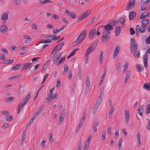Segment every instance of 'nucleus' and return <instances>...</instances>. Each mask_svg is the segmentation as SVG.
<instances>
[{
    "label": "nucleus",
    "instance_id": "7ed1b4c3",
    "mask_svg": "<svg viewBox=\"0 0 150 150\" xmlns=\"http://www.w3.org/2000/svg\"><path fill=\"white\" fill-rule=\"evenodd\" d=\"M149 21L148 19H143L142 21V25L141 26V28L142 32H145L146 30V28L149 25Z\"/></svg>",
    "mask_w": 150,
    "mask_h": 150
},
{
    "label": "nucleus",
    "instance_id": "58836bf2",
    "mask_svg": "<svg viewBox=\"0 0 150 150\" xmlns=\"http://www.w3.org/2000/svg\"><path fill=\"white\" fill-rule=\"evenodd\" d=\"M146 120L147 122L146 128L148 130L150 131V120L148 118H146Z\"/></svg>",
    "mask_w": 150,
    "mask_h": 150
},
{
    "label": "nucleus",
    "instance_id": "f257e3e1",
    "mask_svg": "<svg viewBox=\"0 0 150 150\" xmlns=\"http://www.w3.org/2000/svg\"><path fill=\"white\" fill-rule=\"evenodd\" d=\"M86 30H83L78 36L76 42L73 43L72 46H74L76 45H77L83 41L86 37Z\"/></svg>",
    "mask_w": 150,
    "mask_h": 150
},
{
    "label": "nucleus",
    "instance_id": "0e129e2a",
    "mask_svg": "<svg viewBox=\"0 0 150 150\" xmlns=\"http://www.w3.org/2000/svg\"><path fill=\"white\" fill-rule=\"evenodd\" d=\"M119 22L118 21V20H116L115 21H113L112 23H111V24L113 26L117 24Z\"/></svg>",
    "mask_w": 150,
    "mask_h": 150
},
{
    "label": "nucleus",
    "instance_id": "1a4fd4ad",
    "mask_svg": "<svg viewBox=\"0 0 150 150\" xmlns=\"http://www.w3.org/2000/svg\"><path fill=\"white\" fill-rule=\"evenodd\" d=\"M8 13L4 12L1 15V20L4 23H5L6 21L8 19Z\"/></svg>",
    "mask_w": 150,
    "mask_h": 150
},
{
    "label": "nucleus",
    "instance_id": "f704fd0d",
    "mask_svg": "<svg viewBox=\"0 0 150 150\" xmlns=\"http://www.w3.org/2000/svg\"><path fill=\"white\" fill-rule=\"evenodd\" d=\"M150 2V0H142L141 4L142 6L146 5Z\"/></svg>",
    "mask_w": 150,
    "mask_h": 150
},
{
    "label": "nucleus",
    "instance_id": "a18cd8bd",
    "mask_svg": "<svg viewBox=\"0 0 150 150\" xmlns=\"http://www.w3.org/2000/svg\"><path fill=\"white\" fill-rule=\"evenodd\" d=\"M66 58L65 57L62 58L59 61L58 63L57 64V66H58L60 65L61 63H62L65 60Z\"/></svg>",
    "mask_w": 150,
    "mask_h": 150
},
{
    "label": "nucleus",
    "instance_id": "2eb2a0df",
    "mask_svg": "<svg viewBox=\"0 0 150 150\" xmlns=\"http://www.w3.org/2000/svg\"><path fill=\"white\" fill-rule=\"evenodd\" d=\"M8 29V28L6 25H3L0 26V31L2 33H6Z\"/></svg>",
    "mask_w": 150,
    "mask_h": 150
},
{
    "label": "nucleus",
    "instance_id": "c756f323",
    "mask_svg": "<svg viewBox=\"0 0 150 150\" xmlns=\"http://www.w3.org/2000/svg\"><path fill=\"white\" fill-rule=\"evenodd\" d=\"M26 137V132H23L22 135V139L21 141V144H23L24 141L25 140Z\"/></svg>",
    "mask_w": 150,
    "mask_h": 150
},
{
    "label": "nucleus",
    "instance_id": "de8ad7c7",
    "mask_svg": "<svg viewBox=\"0 0 150 150\" xmlns=\"http://www.w3.org/2000/svg\"><path fill=\"white\" fill-rule=\"evenodd\" d=\"M128 66V63L127 62H126L125 63L124 66V69L123 70V73L124 72L127 70V68Z\"/></svg>",
    "mask_w": 150,
    "mask_h": 150
},
{
    "label": "nucleus",
    "instance_id": "0eeeda50",
    "mask_svg": "<svg viewBox=\"0 0 150 150\" xmlns=\"http://www.w3.org/2000/svg\"><path fill=\"white\" fill-rule=\"evenodd\" d=\"M44 107V105L41 106L38 110L34 114L31 118L35 120V119L38 117L39 115L41 113V111L43 109Z\"/></svg>",
    "mask_w": 150,
    "mask_h": 150
},
{
    "label": "nucleus",
    "instance_id": "603ef678",
    "mask_svg": "<svg viewBox=\"0 0 150 150\" xmlns=\"http://www.w3.org/2000/svg\"><path fill=\"white\" fill-rule=\"evenodd\" d=\"M121 65V63L120 62H119L117 64L116 68L117 73H118L120 70V67Z\"/></svg>",
    "mask_w": 150,
    "mask_h": 150
},
{
    "label": "nucleus",
    "instance_id": "680f3d73",
    "mask_svg": "<svg viewBox=\"0 0 150 150\" xmlns=\"http://www.w3.org/2000/svg\"><path fill=\"white\" fill-rule=\"evenodd\" d=\"M86 115L87 113L86 112V111L85 112H84V114L81 117L82 120V122H83V121L86 118Z\"/></svg>",
    "mask_w": 150,
    "mask_h": 150
},
{
    "label": "nucleus",
    "instance_id": "69168bd1",
    "mask_svg": "<svg viewBox=\"0 0 150 150\" xmlns=\"http://www.w3.org/2000/svg\"><path fill=\"white\" fill-rule=\"evenodd\" d=\"M111 127H108V129L107 130V132L108 134H111Z\"/></svg>",
    "mask_w": 150,
    "mask_h": 150
},
{
    "label": "nucleus",
    "instance_id": "338daca9",
    "mask_svg": "<svg viewBox=\"0 0 150 150\" xmlns=\"http://www.w3.org/2000/svg\"><path fill=\"white\" fill-rule=\"evenodd\" d=\"M65 13L67 14L68 16H71L72 13H71L69 10H65Z\"/></svg>",
    "mask_w": 150,
    "mask_h": 150
},
{
    "label": "nucleus",
    "instance_id": "bb28decb",
    "mask_svg": "<svg viewBox=\"0 0 150 150\" xmlns=\"http://www.w3.org/2000/svg\"><path fill=\"white\" fill-rule=\"evenodd\" d=\"M131 73L130 71H128L126 73L125 78V82L126 83L129 79V77Z\"/></svg>",
    "mask_w": 150,
    "mask_h": 150
},
{
    "label": "nucleus",
    "instance_id": "c9c22d12",
    "mask_svg": "<svg viewBox=\"0 0 150 150\" xmlns=\"http://www.w3.org/2000/svg\"><path fill=\"white\" fill-rule=\"evenodd\" d=\"M143 88H145L148 91L150 90V83H149V84H146L145 83L143 86Z\"/></svg>",
    "mask_w": 150,
    "mask_h": 150
},
{
    "label": "nucleus",
    "instance_id": "9b49d317",
    "mask_svg": "<svg viewBox=\"0 0 150 150\" xmlns=\"http://www.w3.org/2000/svg\"><path fill=\"white\" fill-rule=\"evenodd\" d=\"M92 137L91 136H89L87 138L85 144V146L84 150H88V149L90 141Z\"/></svg>",
    "mask_w": 150,
    "mask_h": 150
},
{
    "label": "nucleus",
    "instance_id": "7c9ffc66",
    "mask_svg": "<svg viewBox=\"0 0 150 150\" xmlns=\"http://www.w3.org/2000/svg\"><path fill=\"white\" fill-rule=\"evenodd\" d=\"M64 29V27L61 28L59 29H53V33L55 34H56L62 30Z\"/></svg>",
    "mask_w": 150,
    "mask_h": 150
},
{
    "label": "nucleus",
    "instance_id": "3c124183",
    "mask_svg": "<svg viewBox=\"0 0 150 150\" xmlns=\"http://www.w3.org/2000/svg\"><path fill=\"white\" fill-rule=\"evenodd\" d=\"M106 135V132L105 131H103L102 132L101 138L102 139H105Z\"/></svg>",
    "mask_w": 150,
    "mask_h": 150
},
{
    "label": "nucleus",
    "instance_id": "c03bdc74",
    "mask_svg": "<svg viewBox=\"0 0 150 150\" xmlns=\"http://www.w3.org/2000/svg\"><path fill=\"white\" fill-rule=\"evenodd\" d=\"M57 47H55L54 49L52 51L51 53L52 54H54L55 55L57 54L58 53V51H57Z\"/></svg>",
    "mask_w": 150,
    "mask_h": 150
},
{
    "label": "nucleus",
    "instance_id": "f3484780",
    "mask_svg": "<svg viewBox=\"0 0 150 150\" xmlns=\"http://www.w3.org/2000/svg\"><path fill=\"white\" fill-rule=\"evenodd\" d=\"M149 12H146L142 13L140 16V19H145L148 18L149 16Z\"/></svg>",
    "mask_w": 150,
    "mask_h": 150
},
{
    "label": "nucleus",
    "instance_id": "13d9d810",
    "mask_svg": "<svg viewBox=\"0 0 150 150\" xmlns=\"http://www.w3.org/2000/svg\"><path fill=\"white\" fill-rule=\"evenodd\" d=\"M106 71L104 72L102 76H101V77L100 80L103 81V80L105 79V76H106Z\"/></svg>",
    "mask_w": 150,
    "mask_h": 150
},
{
    "label": "nucleus",
    "instance_id": "20e7f679",
    "mask_svg": "<svg viewBox=\"0 0 150 150\" xmlns=\"http://www.w3.org/2000/svg\"><path fill=\"white\" fill-rule=\"evenodd\" d=\"M91 11L90 10H88L86 11L82 14L80 16L77 20L79 22L81 21L83 19L87 17L91 13Z\"/></svg>",
    "mask_w": 150,
    "mask_h": 150
},
{
    "label": "nucleus",
    "instance_id": "aec40b11",
    "mask_svg": "<svg viewBox=\"0 0 150 150\" xmlns=\"http://www.w3.org/2000/svg\"><path fill=\"white\" fill-rule=\"evenodd\" d=\"M122 28L120 27H116L115 30V34L116 36H118L120 33Z\"/></svg>",
    "mask_w": 150,
    "mask_h": 150
},
{
    "label": "nucleus",
    "instance_id": "f8f14e48",
    "mask_svg": "<svg viewBox=\"0 0 150 150\" xmlns=\"http://www.w3.org/2000/svg\"><path fill=\"white\" fill-rule=\"evenodd\" d=\"M120 50V47L119 46L117 45L115 47L113 56L114 59H115L117 57L119 54Z\"/></svg>",
    "mask_w": 150,
    "mask_h": 150
},
{
    "label": "nucleus",
    "instance_id": "774afa93",
    "mask_svg": "<svg viewBox=\"0 0 150 150\" xmlns=\"http://www.w3.org/2000/svg\"><path fill=\"white\" fill-rule=\"evenodd\" d=\"M115 109L113 107L111 108L108 114H112L113 111H114Z\"/></svg>",
    "mask_w": 150,
    "mask_h": 150
},
{
    "label": "nucleus",
    "instance_id": "412c9836",
    "mask_svg": "<svg viewBox=\"0 0 150 150\" xmlns=\"http://www.w3.org/2000/svg\"><path fill=\"white\" fill-rule=\"evenodd\" d=\"M98 122L97 120H95L93 125V131L94 132L97 131L96 127L98 126Z\"/></svg>",
    "mask_w": 150,
    "mask_h": 150
},
{
    "label": "nucleus",
    "instance_id": "6ab92c4d",
    "mask_svg": "<svg viewBox=\"0 0 150 150\" xmlns=\"http://www.w3.org/2000/svg\"><path fill=\"white\" fill-rule=\"evenodd\" d=\"M66 111L65 110H63L61 113L60 115L59 120L61 121L63 120L64 118L65 117L66 115Z\"/></svg>",
    "mask_w": 150,
    "mask_h": 150
},
{
    "label": "nucleus",
    "instance_id": "4be33fe9",
    "mask_svg": "<svg viewBox=\"0 0 150 150\" xmlns=\"http://www.w3.org/2000/svg\"><path fill=\"white\" fill-rule=\"evenodd\" d=\"M136 14L134 11H131L129 13V17L130 20H132L135 18Z\"/></svg>",
    "mask_w": 150,
    "mask_h": 150
},
{
    "label": "nucleus",
    "instance_id": "f03ea898",
    "mask_svg": "<svg viewBox=\"0 0 150 150\" xmlns=\"http://www.w3.org/2000/svg\"><path fill=\"white\" fill-rule=\"evenodd\" d=\"M130 40L131 42L130 44V51L132 53H134L137 50L138 46L133 38H132Z\"/></svg>",
    "mask_w": 150,
    "mask_h": 150
},
{
    "label": "nucleus",
    "instance_id": "393cba45",
    "mask_svg": "<svg viewBox=\"0 0 150 150\" xmlns=\"http://www.w3.org/2000/svg\"><path fill=\"white\" fill-rule=\"evenodd\" d=\"M69 70V67L68 65H65L64 67V71L62 74L63 75L66 74Z\"/></svg>",
    "mask_w": 150,
    "mask_h": 150
},
{
    "label": "nucleus",
    "instance_id": "e2e57ef3",
    "mask_svg": "<svg viewBox=\"0 0 150 150\" xmlns=\"http://www.w3.org/2000/svg\"><path fill=\"white\" fill-rule=\"evenodd\" d=\"M54 88H52L50 89L49 93V97L50 96H51V95H52V94L53 93V92L54 91Z\"/></svg>",
    "mask_w": 150,
    "mask_h": 150
},
{
    "label": "nucleus",
    "instance_id": "cd10ccee",
    "mask_svg": "<svg viewBox=\"0 0 150 150\" xmlns=\"http://www.w3.org/2000/svg\"><path fill=\"white\" fill-rule=\"evenodd\" d=\"M136 67L138 71L140 72L142 71L144 69V67L140 64H137L136 65Z\"/></svg>",
    "mask_w": 150,
    "mask_h": 150
},
{
    "label": "nucleus",
    "instance_id": "6e6d98bb",
    "mask_svg": "<svg viewBox=\"0 0 150 150\" xmlns=\"http://www.w3.org/2000/svg\"><path fill=\"white\" fill-rule=\"evenodd\" d=\"M10 125L9 123L5 124L2 126V128L4 129L10 126Z\"/></svg>",
    "mask_w": 150,
    "mask_h": 150
},
{
    "label": "nucleus",
    "instance_id": "bf43d9fd",
    "mask_svg": "<svg viewBox=\"0 0 150 150\" xmlns=\"http://www.w3.org/2000/svg\"><path fill=\"white\" fill-rule=\"evenodd\" d=\"M130 34L131 35H133L135 33V32L133 28H131L129 29Z\"/></svg>",
    "mask_w": 150,
    "mask_h": 150
},
{
    "label": "nucleus",
    "instance_id": "b1692460",
    "mask_svg": "<svg viewBox=\"0 0 150 150\" xmlns=\"http://www.w3.org/2000/svg\"><path fill=\"white\" fill-rule=\"evenodd\" d=\"M143 110L144 108L143 106L141 105L139 107L138 110V114L142 117V113L143 111Z\"/></svg>",
    "mask_w": 150,
    "mask_h": 150
},
{
    "label": "nucleus",
    "instance_id": "79ce46f5",
    "mask_svg": "<svg viewBox=\"0 0 150 150\" xmlns=\"http://www.w3.org/2000/svg\"><path fill=\"white\" fill-rule=\"evenodd\" d=\"M64 45V43L63 42H62L60 44L56 46L55 47L57 46V49L58 50V49H59V50H60L62 48V47Z\"/></svg>",
    "mask_w": 150,
    "mask_h": 150
},
{
    "label": "nucleus",
    "instance_id": "4d7b16f0",
    "mask_svg": "<svg viewBox=\"0 0 150 150\" xmlns=\"http://www.w3.org/2000/svg\"><path fill=\"white\" fill-rule=\"evenodd\" d=\"M45 142H46L44 140H43L42 141V142H41V144H40L42 148H43L45 147Z\"/></svg>",
    "mask_w": 150,
    "mask_h": 150
},
{
    "label": "nucleus",
    "instance_id": "6e6552de",
    "mask_svg": "<svg viewBox=\"0 0 150 150\" xmlns=\"http://www.w3.org/2000/svg\"><path fill=\"white\" fill-rule=\"evenodd\" d=\"M95 48V46L93 45L89 47L85 54V57H87L94 50Z\"/></svg>",
    "mask_w": 150,
    "mask_h": 150
},
{
    "label": "nucleus",
    "instance_id": "e433bc0d",
    "mask_svg": "<svg viewBox=\"0 0 150 150\" xmlns=\"http://www.w3.org/2000/svg\"><path fill=\"white\" fill-rule=\"evenodd\" d=\"M134 57L136 58L139 57L140 56V51L139 50L137 51L134 52Z\"/></svg>",
    "mask_w": 150,
    "mask_h": 150
},
{
    "label": "nucleus",
    "instance_id": "ea45409f",
    "mask_svg": "<svg viewBox=\"0 0 150 150\" xmlns=\"http://www.w3.org/2000/svg\"><path fill=\"white\" fill-rule=\"evenodd\" d=\"M103 53L101 52L100 53L99 56V61L100 62V64L101 65L103 62Z\"/></svg>",
    "mask_w": 150,
    "mask_h": 150
},
{
    "label": "nucleus",
    "instance_id": "a19ab883",
    "mask_svg": "<svg viewBox=\"0 0 150 150\" xmlns=\"http://www.w3.org/2000/svg\"><path fill=\"white\" fill-rule=\"evenodd\" d=\"M99 106L95 105L93 110L92 113L93 115H95L96 114L97 110Z\"/></svg>",
    "mask_w": 150,
    "mask_h": 150
},
{
    "label": "nucleus",
    "instance_id": "72a5a7b5",
    "mask_svg": "<svg viewBox=\"0 0 150 150\" xmlns=\"http://www.w3.org/2000/svg\"><path fill=\"white\" fill-rule=\"evenodd\" d=\"M90 85V81L89 80V77H86V86L87 88V89L88 90L89 88V87Z\"/></svg>",
    "mask_w": 150,
    "mask_h": 150
},
{
    "label": "nucleus",
    "instance_id": "09e8293b",
    "mask_svg": "<svg viewBox=\"0 0 150 150\" xmlns=\"http://www.w3.org/2000/svg\"><path fill=\"white\" fill-rule=\"evenodd\" d=\"M53 134L50 133L49 135V140L50 142H52L53 141Z\"/></svg>",
    "mask_w": 150,
    "mask_h": 150
},
{
    "label": "nucleus",
    "instance_id": "9d476101",
    "mask_svg": "<svg viewBox=\"0 0 150 150\" xmlns=\"http://www.w3.org/2000/svg\"><path fill=\"white\" fill-rule=\"evenodd\" d=\"M125 122L127 125L129 124L130 118V114L128 110H126L125 111Z\"/></svg>",
    "mask_w": 150,
    "mask_h": 150
},
{
    "label": "nucleus",
    "instance_id": "4c0bfd02",
    "mask_svg": "<svg viewBox=\"0 0 150 150\" xmlns=\"http://www.w3.org/2000/svg\"><path fill=\"white\" fill-rule=\"evenodd\" d=\"M15 98L13 97H7L6 98V101L7 102H12L14 100Z\"/></svg>",
    "mask_w": 150,
    "mask_h": 150
},
{
    "label": "nucleus",
    "instance_id": "dca6fc26",
    "mask_svg": "<svg viewBox=\"0 0 150 150\" xmlns=\"http://www.w3.org/2000/svg\"><path fill=\"white\" fill-rule=\"evenodd\" d=\"M143 30L142 28H140V27L139 25H137L136 27V33L137 36H139L140 35V32L142 33L144 32H142V30Z\"/></svg>",
    "mask_w": 150,
    "mask_h": 150
},
{
    "label": "nucleus",
    "instance_id": "a211bd4d",
    "mask_svg": "<svg viewBox=\"0 0 150 150\" xmlns=\"http://www.w3.org/2000/svg\"><path fill=\"white\" fill-rule=\"evenodd\" d=\"M32 64L31 63H24L23 64V68L22 69V71H24L28 69L30 67Z\"/></svg>",
    "mask_w": 150,
    "mask_h": 150
},
{
    "label": "nucleus",
    "instance_id": "49530a36",
    "mask_svg": "<svg viewBox=\"0 0 150 150\" xmlns=\"http://www.w3.org/2000/svg\"><path fill=\"white\" fill-rule=\"evenodd\" d=\"M52 42L51 40L50 39L48 40L43 39L41 40V42L42 43H50Z\"/></svg>",
    "mask_w": 150,
    "mask_h": 150
},
{
    "label": "nucleus",
    "instance_id": "37998d69",
    "mask_svg": "<svg viewBox=\"0 0 150 150\" xmlns=\"http://www.w3.org/2000/svg\"><path fill=\"white\" fill-rule=\"evenodd\" d=\"M122 139H120L118 142V147L119 150L121 149L122 144Z\"/></svg>",
    "mask_w": 150,
    "mask_h": 150
},
{
    "label": "nucleus",
    "instance_id": "2f4dec72",
    "mask_svg": "<svg viewBox=\"0 0 150 150\" xmlns=\"http://www.w3.org/2000/svg\"><path fill=\"white\" fill-rule=\"evenodd\" d=\"M22 103H21V104H20L18 106V111L17 112L18 114H19L21 110H22V109L23 108V106L24 105H23V104Z\"/></svg>",
    "mask_w": 150,
    "mask_h": 150
},
{
    "label": "nucleus",
    "instance_id": "8fccbe9b",
    "mask_svg": "<svg viewBox=\"0 0 150 150\" xmlns=\"http://www.w3.org/2000/svg\"><path fill=\"white\" fill-rule=\"evenodd\" d=\"M31 96L30 93H28L26 96L24 98V99L26 100V101H28L29 99L30 98Z\"/></svg>",
    "mask_w": 150,
    "mask_h": 150
},
{
    "label": "nucleus",
    "instance_id": "a878e982",
    "mask_svg": "<svg viewBox=\"0 0 150 150\" xmlns=\"http://www.w3.org/2000/svg\"><path fill=\"white\" fill-rule=\"evenodd\" d=\"M96 30H91L89 32V38L91 39L92 38V37H93L96 33Z\"/></svg>",
    "mask_w": 150,
    "mask_h": 150
},
{
    "label": "nucleus",
    "instance_id": "5fc2aeb1",
    "mask_svg": "<svg viewBox=\"0 0 150 150\" xmlns=\"http://www.w3.org/2000/svg\"><path fill=\"white\" fill-rule=\"evenodd\" d=\"M145 42L146 44H150V35H149L146 39Z\"/></svg>",
    "mask_w": 150,
    "mask_h": 150
},
{
    "label": "nucleus",
    "instance_id": "5701e85b",
    "mask_svg": "<svg viewBox=\"0 0 150 150\" xmlns=\"http://www.w3.org/2000/svg\"><path fill=\"white\" fill-rule=\"evenodd\" d=\"M61 55V53H60L56 56L54 59L53 63L55 64L56 62H57L58 59L60 58Z\"/></svg>",
    "mask_w": 150,
    "mask_h": 150
},
{
    "label": "nucleus",
    "instance_id": "052dcab7",
    "mask_svg": "<svg viewBox=\"0 0 150 150\" xmlns=\"http://www.w3.org/2000/svg\"><path fill=\"white\" fill-rule=\"evenodd\" d=\"M13 119V118L12 116H10L9 117H7L6 119V120L8 121H11Z\"/></svg>",
    "mask_w": 150,
    "mask_h": 150
},
{
    "label": "nucleus",
    "instance_id": "423d86ee",
    "mask_svg": "<svg viewBox=\"0 0 150 150\" xmlns=\"http://www.w3.org/2000/svg\"><path fill=\"white\" fill-rule=\"evenodd\" d=\"M104 29L103 32L110 34V30L113 29V26L110 24H107L105 26H103Z\"/></svg>",
    "mask_w": 150,
    "mask_h": 150
},
{
    "label": "nucleus",
    "instance_id": "ddd939ff",
    "mask_svg": "<svg viewBox=\"0 0 150 150\" xmlns=\"http://www.w3.org/2000/svg\"><path fill=\"white\" fill-rule=\"evenodd\" d=\"M135 0H130L127 5L126 10L129 11L134 6Z\"/></svg>",
    "mask_w": 150,
    "mask_h": 150
},
{
    "label": "nucleus",
    "instance_id": "4468645a",
    "mask_svg": "<svg viewBox=\"0 0 150 150\" xmlns=\"http://www.w3.org/2000/svg\"><path fill=\"white\" fill-rule=\"evenodd\" d=\"M103 95V93L101 92L99 96L98 97V98L96 100V102L95 105L97 106H99L100 102L102 99Z\"/></svg>",
    "mask_w": 150,
    "mask_h": 150
},
{
    "label": "nucleus",
    "instance_id": "864d4df0",
    "mask_svg": "<svg viewBox=\"0 0 150 150\" xmlns=\"http://www.w3.org/2000/svg\"><path fill=\"white\" fill-rule=\"evenodd\" d=\"M34 120H33V119L31 118L28 124L26 127H29L33 123Z\"/></svg>",
    "mask_w": 150,
    "mask_h": 150
},
{
    "label": "nucleus",
    "instance_id": "473e14b6",
    "mask_svg": "<svg viewBox=\"0 0 150 150\" xmlns=\"http://www.w3.org/2000/svg\"><path fill=\"white\" fill-rule=\"evenodd\" d=\"M118 21L122 25H125V20L123 17L120 18L118 20Z\"/></svg>",
    "mask_w": 150,
    "mask_h": 150
},
{
    "label": "nucleus",
    "instance_id": "c85d7f7f",
    "mask_svg": "<svg viewBox=\"0 0 150 150\" xmlns=\"http://www.w3.org/2000/svg\"><path fill=\"white\" fill-rule=\"evenodd\" d=\"M21 66V64H19L14 65L12 68V69L13 70H16L20 69Z\"/></svg>",
    "mask_w": 150,
    "mask_h": 150
},
{
    "label": "nucleus",
    "instance_id": "39448f33",
    "mask_svg": "<svg viewBox=\"0 0 150 150\" xmlns=\"http://www.w3.org/2000/svg\"><path fill=\"white\" fill-rule=\"evenodd\" d=\"M109 33L103 32L101 39V41L103 42H107L109 40L110 37L109 35Z\"/></svg>",
    "mask_w": 150,
    "mask_h": 150
}]
</instances>
